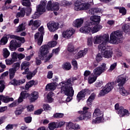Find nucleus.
I'll return each mask as SVG.
<instances>
[{
  "mask_svg": "<svg viewBox=\"0 0 130 130\" xmlns=\"http://www.w3.org/2000/svg\"><path fill=\"white\" fill-rule=\"evenodd\" d=\"M39 32H37L35 35V39H38V38H39V35L44 36L45 32H44V27H43V26H41L39 28Z\"/></svg>",
  "mask_w": 130,
  "mask_h": 130,
  "instance_id": "c85d7f7f",
  "label": "nucleus"
},
{
  "mask_svg": "<svg viewBox=\"0 0 130 130\" xmlns=\"http://www.w3.org/2000/svg\"><path fill=\"white\" fill-rule=\"evenodd\" d=\"M48 128L50 130H54L55 128H57V122L49 123L48 124Z\"/></svg>",
  "mask_w": 130,
  "mask_h": 130,
  "instance_id": "4c0bfd02",
  "label": "nucleus"
},
{
  "mask_svg": "<svg viewBox=\"0 0 130 130\" xmlns=\"http://www.w3.org/2000/svg\"><path fill=\"white\" fill-rule=\"evenodd\" d=\"M88 52V48H85L84 50H80L79 52L77 54V56H76L75 58L78 59V58H81L83 57V56H85L86 54Z\"/></svg>",
  "mask_w": 130,
  "mask_h": 130,
  "instance_id": "a878e982",
  "label": "nucleus"
},
{
  "mask_svg": "<svg viewBox=\"0 0 130 130\" xmlns=\"http://www.w3.org/2000/svg\"><path fill=\"white\" fill-rule=\"evenodd\" d=\"M26 30V26L24 25V23H21L17 27L15 30V33H19L25 31Z\"/></svg>",
  "mask_w": 130,
  "mask_h": 130,
  "instance_id": "473e14b6",
  "label": "nucleus"
},
{
  "mask_svg": "<svg viewBox=\"0 0 130 130\" xmlns=\"http://www.w3.org/2000/svg\"><path fill=\"white\" fill-rule=\"evenodd\" d=\"M122 38V33L120 30L112 32L110 36V42L112 44H118L120 43Z\"/></svg>",
  "mask_w": 130,
  "mask_h": 130,
  "instance_id": "f03ea898",
  "label": "nucleus"
},
{
  "mask_svg": "<svg viewBox=\"0 0 130 130\" xmlns=\"http://www.w3.org/2000/svg\"><path fill=\"white\" fill-rule=\"evenodd\" d=\"M13 71L17 72L19 69H20V63L16 62L14 64V67L11 68Z\"/></svg>",
  "mask_w": 130,
  "mask_h": 130,
  "instance_id": "4d7b16f0",
  "label": "nucleus"
},
{
  "mask_svg": "<svg viewBox=\"0 0 130 130\" xmlns=\"http://www.w3.org/2000/svg\"><path fill=\"white\" fill-rule=\"evenodd\" d=\"M0 101H2L4 103H9L11 101H14V98H10L8 96H5L4 95H0Z\"/></svg>",
  "mask_w": 130,
  "mask_h": 130,
  "instance_id": "5701e85b",
  "label": "nucleus"
},
{
  "mask_svg": "<svg viewBox=\"0 0 130 130\" xmlns=\"http://www.w3.org/2000/svg\"><path fill=\"white\" fill-rule=\"evenodd\" d=\"M95 25L93 27H91L90 31L92 34L94 33H97L100 29H102V26L100 24H94Z\"/></svg>",
  "mask_w": 130,
  "mask_h": 130,
  "instance_id": "c756f323",
  "label": "nucleus"
},
{
  "mask_svg": "<svg viewBox=\"0 0 130 130\" xmlns=\"http://www.w3.org/2000/svg\"><path fill=\"white\" fill-rule=\"evenodd\" d=\"M11 58L15 60V61H17L18 60V54L16 52H13V54H11Z\"/></svg>",
  "mask_w": 130,
  "mask_h": 130,
  "instance_id": "680f3d73",
  "label": "nucleus"
},
{
  "mask_svg": "<svg viewBox=\"0 0 130 130\" xmlns=\"http://www.w3.org/2000/svg\"><path fill=\"white\" fill-rule=\"evenodd\" d=\"M36 41H37V44L39 46L42 44V42H43V36L39 35V37L38 39H35Z\"/></svg>",
  "mask_w": 130,
  "mask_h": 130,
  "instance_id": "49530a36",
  "label": "nucleus"
},
{
  "mask_svg": "<svg viewBox=\"0 0 130 130\" xmlns=\"http://www.w3.org/2000/svg\"><path fill=\"white\" fill-rule=\"evenodd\" d=\"M40 25H41V21L39 20H35L34 21V24L31 27L32 30H36L38 27H40Z\"/></svg>",
  "mask_w": 130,
  "mask_h": 130,
  "instance_id": "f704fd0d",
  "label": "nucleus"
},
{
  "mask_svg": "<svg viewBox=\"0 0 130 130\" xmlns=\"http://www.w3.org/2000/svg\"><path fill=\"white\" fill-rule=\"evenodd\" d=\"M114 82H109L103 88L99 93L100 96H105L106 94H108L110 91H112V89L114 87Z\"/></svg>",
  "mask_w": 130,
  "mask_h": 130,
  "instance_id": "39448f33",
  "label": "nucleus"
},
{
  "mask_svg": "<svg viewBox=\"0 0 130 130\" xmlns=\"http://www.w3.org/2000/svg\"><path fill=\"white\" fill-rule=\"evenodd\" d=\"M94 39L95 40V42L96 44H99L100 43H102L103 42V41L102 40V38L101 36L100 37H96V38H94Z\"/></svg>",
  "mask_w": 130,
  "mask_h": 130,
  "instance_id": "6e6d98bb",
  "label": "nucleus"
},
{
  "mask_svg": "<svg viewBox=\"0 0 130 130\" xmlns=\"http://www.w3.org/2000/svg\"><path fill=\"white\" fill-rule=\"evenodd\" d=\"M115 109L118 111V114H129L128 110L124 109L122 106H119V104L118 103L115 105Z\"/></svg>",
  "mask_w": 130,
  "mask_h": 130,
  "instance_id": "ddd939ff",
  "label": "nucleus"
},
{
  "mask_svg": "<svg viewBox=\"0 0 130 130\" xmlns=\"http://www.w3.org/2000/svg\"><path fill=\"white\" fill-rule=\"evenodd\" d=\"M26 14V11H25V8H21L20 12H18L16 14V18H23L25 17Z\"/></svg>",
  "mask_w": 130,
  "mask_h": 130,
  "instance_id": "c9c22d12",
  "label": "nucleus"
},
{
  "mask_svg": "<svg viewBox=\"0 0 130 130\" xmlns=\"http://www.w3.org/2000/svg\"><path fill=\"white\" fill-rule=\"evenodd\" d=\"M120 93L122 96H127L129 95V91L126 90L124 87H122L121 88Z\"/></svg>",
  "mask_w": 130,
  "mask_h": 130,
  "instance_id": "a19ab883",
  "label": "nucleus"
},
{
  "mask_svg": "<svg viewBox=\"0 0 130 130\" xmlns=\"http://www.w3.org/2000/svg\"><path fill=\"white\" fill-rule=\"evenodd\" d=\"M56 89V86L54 83H49L46 86V90L47 91H54Z\"/></svg>",
  "mask_w": 130,
  "mask_h": 130,
  "instance_id": "2f4dec72",
  "label": "nucleus"
},
{
  "mask_svg": "<svg viewBox=\"0 0 130 130\" xmlns=\"http://www.w3.org/2000/svg\"><path fill=\"white\" fill-rule=\"evenodd\" d=\"M42 14V13H40L37 11L35 13L32 15V19H37V18H39Z\"/></svg>",
  "mask_w": 130,
  "mask_h": 130,
  "instance_id": "e2e57ef3",
  "label": "nucleus"
},
{
  "mask_svg": "<svg viewBox=\"0 0 130 130\" xmlns=\"http://www.w3.org/2000/svg\"><path fill=\"white\" fill-rule=\"evenodd\" d=\"M9 38L7 34H5L3 37L0 40L1 45H6L8 43Z\"/></svg>",
  "mask_w": 130,
  "mask_h": 130,
  "instance_id": "7c9ffc66",
  "label": "nucleus"
},
{
  "mask_svg": "<svg viewBox=\"0 0 130 130\" xmlns=\"http://www.w3.org/2000/svg\"><path fill=\"white\" fill-rule=\"evenodd\" d=\"M47 9L48 11H56L59 10V5L58 3H53L51 1H49L47 4Z\"/></svg>",
  "mask_w": 130,
  "mask_h": 130,
  "instance_id": "1a4fd4ad",
  "label": "nucleus"
},
{
  "mask_svg": "<svg viewBox=\"0 0 130 130\" xmlns=\"http://www.w3.org/2000/svg\"><path fill=\"white\" fill-rule=\"evenodd\" d=\"M129 24L128 23L123 24L122 26V29L123 32H124L125 33H127V32L129 31Z\"/></svg>",
  "mask_w": 130,
  "mask_h": 130,
  "instance_id": "37998d69",
  "label": "nucleus"
},
{
  "mask_svg": "<svg viewBox=\"0 0 130 130\" xmlns=\"http://www.w3.org/2000/svg\"><path fill=\"white\" fill-rule=\"evenodd\" d=\"M97 78L98 76H96V75H95V76H93V77H91V76H89L88 79V83L93 84V83L96 81V80H97Z\"/></svg>",
  "mask_w": 130,
  "mask_h": 130,
  "instance_id": "09e8293b",
  "label": "nucleus"
},
{
  "mask_svg": "<svg viewBox=\"0 0 130 130\" xmlns=\"http://www.w3.org/2000/svg\"><path fill=\"white\" fill-rule=\"evenodd\" d=\"M103 59L102 53H98L95 57V60L100 62Z\"/></svg>",
  "mask_w": 130,
  "mask_h": 130,
  "instance_id": "de8ad7c7",
  "label": "nucleus"
},
{
  "mask_svg": "<svg viewBox=\"0 0 130 130\" xmlns=\"http://www.w3.org/2000/svg\"><path fill=\"white\" fill-rule=\"evenodd\" d=\"M83 23H84V19L82 18L78 19L74 21L73 26L76 27V28H80L82 26Z\"/></svg>",
  "mask_w": 130,
  "mask_h": 130,
  "instance_id": "cd10ccee",
  "label": "nucleus"
},
{
  "mask_svg": "<svg viewBox=\"0 0 130 130\" xmlns=\"http://www.w3.org/2000/svg\"><path fill=\"white\" fill-rule=\"evenodd\" d=\"M75 81H77V78L72 77L68 79L64 82H62L59 83V86H61L60 88L61 93L68 96L66 100V102H70L73 99L75 93V90L73 88V85H74Z\"/></svg>",
  "mask_w": 130,
  "mask_h": 130,
  "instance_id": "f257e3e1",
  "label": "nucleus"
},
{
  "mask_svg": "<svg viewBox=\"0 0 130 130\" xmlns=\"http://www.w3.org/2000/svg\"><path fill=\"white\" fill-rule=\"evenodd\" d=\"M107 47L105 45L100 44L99 45V50L102 53L103 56L105 58H111L112 57L113 52L111 50H106Z\"/></svg>",
  "mask_w": 130,
  "mask_h": 130,
  "instance_id": "20e7f679",
  "label": "nucleus"
},
{
  "mask_svg": "<svg viewBox=\"0 0 130 130\" xmlns=\"http://www.w3.org/2000/svg\"><path fill=\"white\" fill-rule=\"evenodd\" d=\"M119 12L120 14H122V16L126 15V9L124 7H121Z\"/></svg>",
  "mask_w": 130,
  "mask_h": 130,
  "instance_id": "bf43d9fd",
  "label": "nucleus"
},
{
  "mask_svg": "<svg viewBox=\"0 0 130 130\" xmlns=\"http://www.w3.org/2000/svg\"><path fill=\"white\" fill-rule=\"evenodd\" d=\"M91 118L90 114H81L76 119V121H81V120H88Z\"/></svg>",
  "mask_w": 130,
  "mask_h": 130,
  "instance_id": "393cba45",
  "label": "nucleus"
},
{
  "mask_svg": "<svg viewBox=\"0 0 130 130\" xmlns=\"http://www.w3.org/2000/svg\"><path fill=\"white\" fill-rule=\"evenodd\" d=\"M88 110H89L88 107H84L83 108V111H78V113H79V114H86V113H88Z\"/></svg>",
  "mask_w": 130,
  "mask_h": 130,
  "instance_id": "864d4df0",
  "label": "nucleus"
},
{
  "mask_svg": "<svg viewBox=\"0 0 130 130\" xmlns=\"http://www.w3.org/2000/svg\"><path fill=\"white\" fill-rule=\"evenodd\" d=\"M49 47L47 45L42 46L40 49V54L39 55V57L41 60L44 59V57L46 56L49 53Z\"/></svg>",
  "mask_w": 130,
  "mask_h": 130,
  "instance_id": "423d86ee",
  "label": "nucleus"
},
{
  "mask_svg": "<svg viewBox=\"0 0 130 130\" xmlns=\"http://www.w3.org/2000/svg\"><path fill=\"white\" fill-rule=\"evenodd\" d=\"M106 70H107V68H106V63H103L101 66L96 67L93 70L94 75L98 77L103 74V73H104Z\"/></svg>",
  "mask_w": 130,
  "mask_h": 130,
  "instance_id": "0eeeda50",
  "label": "nucleus"
},
{
  "mask_svg": "<svg viewBox=\"0 0 130 130\" xmlns=\"http://www.w3.org/2000/svg\"><path fill=\"white\" fill-rule=\"evenodd\" d=\"M28 97H29V93L27 92V91H22L20 93V96L18 98V101H17L18 104L23 102L24 99H25V98H28Z\"/></svg>",
  "mask_w": 130,
  "mask_h": 130,
  "instance_id": "a211bd4d",
  "label": "nucleus"
},
{
  "mask_svg": "<svg viewBox=\"0 0 130 130\" xmlns=\"http://www.w3.org/2000/svg\"><path fill=\"white\" fill-rule=\"evenodd\" d=\"M46 4H47L46 0H42L40 4L37 6V11L40 13V14H42V13L45 12Z\"/></svg>",
  "mask_w": 130,
  "mask_h": 130,
  "instance_id": "f8f14e48",
  "label": "nucleus"
},
{
  "mask_svg": "<svg viewBox=\"0 0 130 130\" xmlns=\"http://www.w3.org/2000/svg\"><path fill=\"white\" fill-rule=\"evenodd\" d=\"M94 99L95 93H92L87 100V105H88V106H90V105H92V102H93V100H94Z\"/></svg>",
  "mask_w": 130,
  "mask_h": 130,
  "instance_id": "e433bc0d",
  "label": "nucleus"
},
{
  "mask_svg": "<svg viewBox=\"0 0 130 130\" xmlns=\"http://www.w3.org/2000/svg\"><path fill=\"white\" fill-rule=\"evenodd\" d=\"M24 109H25L24 108H22L20 109H17L15 111V114H21L23 112V111H24Z\"/></svg>",
  "mask_w": 130,
  "mask_h": 130,
  "instance_id": "338daca9",
  "label": "nucleus"
},
{
  "mask_svg": "<svg viewBox=\"0 0 130 130\" xmlns=\"http://www.w3.org/2000/svg\"><path fill=\"white\" fill-rule=\"evenodd\" d=\"M47 26L50 32H55L59 27V23L54 21H50L47 24Z\"/></svg>",
  "mask_w": 130,
  "mask_h": 130,
  "instance_id": "9d476101",
  "label": "nucleus"
},
{
  "mask_svg": "<svg viewBox=\"0 0 130 130\" xmlns=\"http://www.w3.org/2000/svg\"><path fill=\"white\" fill-rule=\"evenodd\" d=\"M38 70L37 69H36L32 72L28 71V72L26 73V79L27 80L32 79V77H34L37 74Z\"/></svg>",
  "mask_w": 130,
  "mask_h": 130,
  "instance_id": "bb28decb",
  "label": "nucleus"
},
{
  "mask_svg": "<svg viewBox=\"0 0 130 130\" xmlns=\"http://www.w3.org/2000/svg\"><path fill=\"white\" fill-rule=\"evenodd\" d=\"M62 68L65 71H70L72 69V65L69 62H66L63 63Z\"/></svg>",
  "mask_w": 130,
  "mask_h": 130,
  "instance_id": "58836bf2",
  "label": "nucleus"
},
{
  "mask_svg": "<svg viewBox=\"0 0 130 130\" xmlns=\"http://www.w3.org/2000/svg\"><path fill=\"white\" fill-rule=\"evenodd\" d=\"M10 51L7 48L4 49L3 56L4 58H8L10 56Z\"/></svg>",
  "mask_w": 130,
  "mask_h": 130,
  "instance_id": "8fccbe9b",
  "label": "nucleus"
},
{
  "mask_svg": "<svg viewBox=\"0 0 130 130\" xmlns=\"http://www.w3.org/2000/svg\"><path fill=\"white\" fill-rule=\"evenodd\" d=\"M66 122L63 121H61L59 122H57V127H61V126H63L64 124H65Z\"/></svg>",
  "mask_w": 130,
  "mask_h": 130,
  "instance_id": "0e129e2a",
  "label": "nucleus"
},
{
  "mask_svg": "<svg viewBox=\"0 0 130 130\" xmlns=\"http://www.w3.org/2000/svg\"><path fill=\"white\" fill-rule=\"evenodd\" d=\"M102 39L103 40V42L101 44H103L105 46H106V43H107V41L109 40V35L104 34L103 36H101Z\"/></svg>",
  "mask_w": 130,
  "mask_h": 130,
  "instance_id": "72a5a7b5",
  "label": "nucleus"
},
{
  "mask_svg": "<svg viewBox=\"0 0 130 130\" xmlns=\"http://www.w3.org/2000/svg\"><path fill=\"white\" fill-rule=\"evenodd\" d=\"M5 61H6L7 66H11V64H13V63H14V62H16V61H15V60H14L12 58L6 59L5 60Z\"/></svg>",
  "mask_w": 130,
  "mask_h": 130,
  "instance_id": "5fc2aeb1",
  "label": "nucleus"
},
{
  "mask_svg": "<svg viewBox=\"0 0 130 130\" xmlns=\"http://www.w3.org/2000/svg\"><path fill=\"white\" fill-rule=\"evenodd\" d=\"M87 91H88V89H82L80 91H79L77 95V100L78 102H80L81 100H85V97H86V95L87 94Z\"/></svg>",
  "mask_w": 130,
  "mask_h": 130,
  "instance_id": "4468645a",
  "label": "nucleus"
},
{
  "mask_svg": "<svg viewBox=\"0 0 130 130\" xmlns=\"http://www.w3.org/2000/svg\"><path fill=\"white\" fill-rule=\"evenodd\" d=\"M43 109L45 111H47V110H50L51 109V108L50 107V106H49V105L46 104L43 105Z\"/></svg>",
  "mask_w": 130,
  "mask_h": 130,
  "instance_id": "69168bd1",
  "label": "nucleus"
},
{
  "mask_svg": "<svg viewBox=\"0 0 130 130\" xmlns=\"http://www.w3.org/2000/svg\"><path fill=\"white\" fill-rule=\"evenodd\" d=\"M7 37L10 39H15L16 40H18V41H20L21 43H25V38L21 37L17 35H11V34H7Z\"/></svg>",
  "mask_w": 130,
  "mask_h": 130,
  "instance_id": "dca6fc26",
  "label": "nucleus"
},
{
  "mask_svg": "<svg viewBox=\"0 0 130 130\" xmlns=\"http://www.w3.org/2000/svg\"><path fill=\"white\" fill-rule=\"evenodd\" d=\"M72 64L73 66L74 70H77L78 69V62L75 59L72 60Z\"/></svg>",
  "mask_w": 130,
  "mask_h": 130,
  "instance_id": "13d9d810",
  "label": "nucleus"
},
{
  "mask_svg": "<svg viewBox=\"0 0 130 130\" xmlns=\"http://www.w3.org/2000/svg\"><path fill=\"white\" fill-rule=\"evenodd\" d=\"M90 20L92 21L91 24H93V25H99V23L101 21V17L100 16L95 15L92 17H90Z\"/></svg>",
  "mask_w": 130,
  "mask_h": 130,
  "instance_id": "412c9836",
  "label": "nucleus"
},
{
  "mask_svg": "<svg viewBox=\"0 0 130 130\" xmlns=\"http://www.w3.org/2000/svg\"><path fill=\"white\" fill-rule=\"evenodd\" d=\"M22 44L19 42H17L16 40H12L10 42L9 48L11 51H15L17 50V48L21 47Z\"/></svg>",
  "mask_w": 130,
  "mask_h": 130,
  "instance_id": "9b49d317",
  "label": "nucleus"
},
{
  "mask_svg": "<svg viewBox=\"0 0 130 130\" xmlns=\"http://www.w3.org/2000/svg\"><path fill=\"white\" fill-rule=\"evenodd\" d=\"M26 82V80L24 79L17 80L16 78H14L13 79L11 80L10 82L11 85H13V86H20V85H22V84H24Z\"/></svg>",
  "mask_w": 130,
  "mask_h": 130,
  "instance_id": "f3484780",
  "label": "nucleus"
},
{
  "mask_svg": "<svg viewBox=\"0 0 130 130\" xmlns=\"http://www.w3.org/2000/svg\"><path fill=\"white\" fill-rule=\"evenodd\" d=\"M75 33V31H74V29L70 28L69 29H67L65 31L63 32L62 35L63 37L65 38H70L72 37L73 34Z\"/></svg>",
  "mask_w": 130,
  "mask_h": 130,
  "instance_id": "aec40b11",
  "label": "nucleus"
},
{
  "mask_svg": "<svg viewBox=\"0 0 130 130\" xmlns=\"http://www.w3.org/2000/svg\"><path fill=\"white\" fill-rule=\"evenodd\" d=\"M57 44V42L55 41L49 42L48 44H47V46H48L49 48H51L52 47H54L55 46H56Z\"/></svg>",
  "mask_w": 130,
  "mask_h": 130,
  "instance_id": "a18cd8bd",
  "label": "nucleus"
},
{
  "mask_svg": "<svg viewBox=\"0 0 130 130\" xmlns=\"http://www.w3.org/2000/svg\"><path fill=\"white\" fill-rule=\"evenodd\" d=\"M126 81V78L125 77H122V76H118L116 82L118 83V86L120 88V87H122L124 84H125V82Z\"/></svg>",
  "mask_w": 130,
  "mask_h": 130,
  "instance_id": "6ab92c4d",
  "label": "nucleus"
},
{
  "mask_svg": "<svg viewBox=\"0 0 130 130\" xmlns=\"http://www.w3.org/2000/svg\"><path fill=\"white\" fill-rule=\"evenodd\" d=\"M74 123L72 122H69V123H67L66 125V128L68 130L70 129H74Z\"/></svg>",
  "mask_w": 130,
  "mask_h": 130,
  "instance_id": "603ef678",
  "label": "nucleus"
},
{
  "mask_svg": "<svg viewBox=\"0 0 130 130\" xmlns=\"http://www.w3.org/2000/svg\"><path fill=\"white\" fill-rule=\"evenodd\" d=\"M24 121L26 123H30L31 121H32V117H27L24 118Z\"/></svg>",
  "mask_w": 130,
  "mask_h": 130,
  "instance_id": "774afa93",
  "label": "nucleus"
},
{
  "mask_svg": "<svg viewBox=\"0 0 130 130\" xmlns=\"http://www.w3.org/2000/svg\"><path fill=\"white\" fill-rule=\"evenodd\" d=\"M80 31L81 32V33L89 34V33H90L91 31V26L90 25L82 26L80 28Z\"/></svg>",
  "mask_w": 130,
  "mask_h": 130,
  "instance_id": "b1692460",
  "label": "nucleus"
},
{
  "mask_svg": "<svg viewBox=\"0 0 130 130\" xmlns=\"http://www.w3.org/2000/svg\"><path fill=\"white\" fill-rule=\"evenodd\" d=\"M25 10L26 16H30V15H31V13H32V8L30 6H28V7L26 8Z\"/></svg>",
  "mask_w": 130,
  "mask_h": 130,
  "instance_id": "052dcab7",
  "label": "nucleus"
},
{
  "mask_svg": "<svg viewBox=\"0 0 130 130\" xmlns=\"http://www.w3.org/2000/svg\"><path fill=\"white\" fill-rule=\"evenodd\" d=\"M15 75H16V71L13 70V69H9V79L10 80H12L15 78Z\"/></svg>",
  "mask_w": 130,
  "mask_h": 130,
  "instance_id": "c03bdc74",
  "label": "nucleus"
},
{
  "mask_svg": "<svg viewBox=\"0 0 130 130\" xmlns=\"http://www.w3.org/2000/svg\"><path fill=\"white\" fill-rule=\"evenodd\" d=\"M100 9L98 8H94L89 10V14L90 15H94L96 13H100Z\"/></svg>",
  "mask_w": 130,
  "mask_h": 130,
  "instance_id": "ea45409f",
  "label": "nucleus"
},
{
  "mask_svg": "<svg viewBox=\"0 0 130 130\" xmlns=\"http://www.w3.org/2000/svg\"><path fill=\"white\" fill-rule=\"evenodd\" d=\"M39 95V93L38 91H34L30 94L29 93L28 97L30 98V102H34V101L37 100V99H38Z\"/></svg>",
  "mask_w": 130,
  "mask_h": 130,
  "instance_id": "4be33fe9",
  "label": "nucleus"
},
{
  "mask_svg": "<svg viewBox=\"0 0 130 130\" xmlns=\"http://www.w3.org/2000/svg\"><path fill=\"white\" fill-rule=\"evenodd\" d=\"M22 6H24V7H30L31 6V2H30V0H23V2H22Z\"/></svg>",
  "mask_w": 130,
  "mask_h": 130,
  "instance_id": "3c124183",
  "label": "nucleus"
},
{
  "mask_svg": "<svg viewBox=\"0 0 130 130\" xmlns=\"http://www.w3.org/2000/svg\"><path fill=\"white\" fill-rule=\"evenodd\" d=\"M29 67H30V62L27 61L23 62L21 64V70H24L22 73V75H26L29 72Z\"/></svg>",
  "mask_w": 130,
  "mask_h": 130,
  "instance_id": "2eb2a0df",
  "label": "nucleus"
},
{
  "mask_svg": "<svg viewBox=\"0 0 130 130\" xmlns=\"http://www.w3.org/2000/svg\"><path fill=\"white\" fill-rule=\"evenodd\" d=\"M93 117H95L94 119H93L92 123H100V122H103V121H106V120H108L109 118L106 116L104 117V115L103 114H94L93 115Z\"/></svg>",
  "mask_w": 130,
  "mask_h": 130,
  "instance_id": "6e6552de",
  "label": "nucleus"
},
{
  "mask_svg": "<svg viewBox=\"0 0 130 130\" xmlns=\"http://www.w3.org/2000/svg\"><path fill=\"white\" fill-rule=\"evenodd\" d=\"M35 83V81L34 80H31L29 82H28L25 86V90H29V88H31L33 85H34Z\"/></svg>",
  "mask_w": 130,
  "mask_h": 130,
  "instance_id": "79ce46f5",
  "label": "nucleus"
},
{
  "mask_svg": "<svg viewBox=\"0 0 130 130\" xmlns=\"http://www.w3.org/2000/svg\"><path fill=\"white\" fill-rule=\"evenodd\" d=\"M91 5L89 3H83L81 0H77L74 3L75 11H87L90 9Z\"/></svg>",
  "mask_w": 130,
  "mask_h": 130,
  "instance_id": "7ed1b4c3",
  "label": "nucleus"
}]
</instances>
